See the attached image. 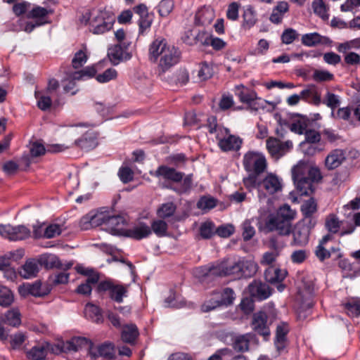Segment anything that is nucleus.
<instances>
[{"label":"nucleus","mask_w":360,"mask_h":360,"mask_svg":"<svg viewBox=\"0 0 360 360\" xmlns=\"http://www.w3.org/2000/svg\"><path fill=\"white\" fill-rule=\"evenodd\" d=\"M148 57L153 63H156L159 58L158 71L161 75L179 62L181 52L175 46L168 44L166 39L160 37L150 44Z\"/></svg>","instance_id":"1"},{"label":"nucleus","mask_w":360,"mask_h":360,"mask_svg":"<svg viewBox=\"0 0 360 360\" xmlns=\"http://www.w3.org/2000/svg\"><path fill=\"white\" fill-rule=\"evenodd\" d=\"M244 266L245 262L240 258L227 259L216 264H209L197 268L194 274L202 282L214 276L233 275L240 277L242 275Z\"/></svg>","instance_id":"2"},{"label":"nucleus","mask_w":360,"mask_h":360,"mask_svg":"<svg viewBox=\"0 0 360 360\" xmlns=\"http://www.w3.org/2000/svg\"><path fill=\"white\" fill-rule=\"evenodd\" d=\"M309 166V165L307 162L300 160L291 170L292 180L301 195H307L311 193V183L307 177Z\"/></svg>","instance_id":"3"},{"label":"nucleus","mask_w":360,"mask_h":360,"mask_svg":"<svg viewBox=\"0 0 360 360\" xmlns=\"http://www.w3.org/2000/svg\"><path fill=\"white\" fill-rule=\"evenodd\" d=\"M268 162L262 153H249V186L257 184L261 175L266 172Z\"/></svg>","instance_id":"4"},{"label":"nucleus","mask_w":360,"mask_h":360,"mask_svg":"<svg viewBox=\"0 0 360 360\" xmlns=\"http://www.w3.org/2000/svg\"><path fill=\"white\" fill-rule=\"evenodd\" d=\"M332 238L331 235H326L319 241L318 246L316 248L315 255L321 262L329 258L336 260L342 257V255L340 248L330 245V241Z\"/></svg>","instance_id":"5"},{"label":"nucleus","mask_w":360,"mask_h":360,"mask_svg":"<svg viewBox=\"0 0 360 360\" xmlns=\"http://www.w3.org/2000/svg\"><path fill=\"white\" fill-rule=\"evenodd\" d=\"M51 292V287L46 283L36 281L32 283H24L18 287V292L22 297L32 295L34 297H44Z\"/></svg>","instance_id":"6"},{"label":"nucleus","mask_w":360,"mask_h":360,"mask_svg":"<svg viewBox=\"0 0 360 360\" xmlns=\"http://www.w3.org/2000/svg\"><path fill=\"white\" fill-rule=\"evenodd\" d=\"M250 186L257 187L264 190L266 193L273 195L281 191L283 188L282 179L276 174L269 173L264 178H260L257 184H252Z\"/></svg>","instance_id":"7"},{"label":"nucleus","mask_w":360,"mask_h":360,"mask_svg":"<svg viewBox=\"0 0 360 360\" xmlns=\"http://www.w3.org/2000/svg\"><path fill=\"white\" fill-rule=\"evenodd\" d=\"M115 18L105 11H101L95 19L91 22L92 32L101 34L112 28Z\"/></svg>","instance_id":"8"},{"label":"nucleus","mask_w":360,"mask_h":360,"mask_svg":"<svg viewBox=\"0 0 360 360\" xmlns=\"http://www.w3.org/2000/svg\"><path fill=\"white\" fill-rule=\"evenodd\" d=\"M217 140L219 146L224 151L238 150L242 143L239 138L229 134L228 129H221L219 131Z\"/></svg>","instance_id":"9"},{"label":"nucleus","mask_w":360,"mask_h":360,"mask_svg":"<svg viewBox=\"0 0 360 360\" xmlns=\"http://www.w3.org/2000/svg\"><path fill=\"white\" fill-rule=\"evenodd\" d=\"M252 330L266 340L270 335V329L267 325V315L264 311H259L253 315L251 323Z\"/></svg>","instance_id":"10"},{"label":"nucleus","mask_w":360,"mask_h":360,"mask_svg":"<svg viewBox=\"0 0 360 360\" xmlns=\"http://www.w3.org/2000/svg\"><path fill=\"white\" fill-rule=\"evenodd\" d=\"M291 141L281 142L279 139L270 137L266 140V148L273 156H283L292 148Z\"/></svg>","instance_id":"11"},{"label":"nucleus","mask_w":360,"mask_h":360,"mask_svg":"<svg viewBox=\"0 0 360 360\" xmlns=\"http://www.w3.org/2000/svg\"><path fill=\"white\" fill-rule=\"evenodd\" d=\"M271 295V290L269 286L260 281H254L249 285V296L255 300H264Z\"/></svg>","instance_id":"12"},{"label":"nucleus","mask_w":360,"mask_h":360,"mask_svg":"<svg viewBox=\"0 0 360 360\" xmlns=\"http://www.w3.org/2000/svg\"><path fill=\"white\" fill-rule=\"evenodd\" d=\"M266 227L271 231H276L280 235L288 236L291 233L292 223L287 219L274 216L269 219Z\"/></svg>","instance_id":"13"},{"label":"nucleus","mask_w":360,"mask_h":360,"mask_svg":"<svg viewBox=\"0 0 360 360\" xmlns=\"http://www.w3.org/2000/svg\"><path fill=\"white\" fill-rule=\"evenodd\" d=\"M85 124H74L65 127L60 134L61 139L65 144H70V148L75 146V139L80 134H83Z\"/></svg>","instance_id":"14"},{"label":"nucleus","mask_w":360,"mask_h":360,"mask_svg":"<svg viewBox=\"0 0 360 360\" xmlns=\"http://www.w3.org/2000/svg\"><path fill=\"white\" fill-rule=\"evenodd\" d=\"M126 221L121 216L108 215L105 229L112 235L125 236L127 229H125Z\"/></svg>","instance_id":"15"},{"label":"nucleus","mask_w":360,"mask_h":360,"mask_svg":"<svg viewBox=\"0 0 360 360\" xmlns=\"http://www.w3.org/2000/svg\"><path fill=\"white\" fill-rule=\"evenodd\" d=\"M53 13L51 8H44L39 6H34L27 13V18L33 19L37 26L49 23L48 18Z\"/></svg>","instance_id":"16"},{"label":"nucleus","mask_w":360,"mask_h":360,"mask_svg":"<svg viewBox=\"0 0 360 360\" xmlns=\"http://www.w3.org/2000/svg\"><path fill=\"white\" fill-rule=\"evenodd\" d=\"M81 137L75 139V146L84 150H90L97 146L96 137L93 131L86 130V125L84 129L83 134H80Z\"/></svg>","instance_id":"17"},{"label":"nucleus","mask_w":360,"mask_h":360,"mask_svg":"<svg viewBox=\"0 0 360 360\" xmlns=\"http://www.w3.org/2000/svg\"><path fill=\"white\" fill-rule=\"evenodd\" d=\"M215 18L214 11L210 6L200 8L195 13V24L200 26H207Z\"/></svg>","instance_id":"18"},{"label":"nucleus","mask_w":360,"mask_h":360,"mask_svg":"<svg viewBox=\"0 0 360 360\" xmlns=\"http://www.w3.org/2000/svg\"><path fill=\"white\" fill-rule=\"evenodd\" d=\"M39 259L41 265H44L47 269L57 268L66 270L72 265V263L63 264L59 258L53 254H44Z\"/></svg>","instance_id":"19"},{"label":"nucleus","mask_w":360,"mask_h":360,"mask_svg":"<svg viewBox=\"0 0 360 360\" xmlns=\"http://www.w3.org/2000/svg\"><path fill=\"white\" fill-rule=\"evenodd\" d=\"M40 266L39 259H27L19 270V274L22 278L26 279L36 277L39 271Z\"/></svg>","instance_id":"20"},{"label":"nucleus","mask_w":360,"mask_h":360,"mask_svg":"<svg viewBox=\"0 0 360 360\" xmlns=\"http://www.w3.org/2000/svg\"><path fill=\"white\" fill-rule=\"evenodd\" d=\"M154 175L156 177H162L165 179L170 180L174 182H179L182 180L184 174L177 172L175 169L165 165L160 166L155 172Z\"/></svg>","instance_id":"21"},{"label":"nucleus","mask_w":360,"mask_h":360,"mask_svg":"<svg viewBox=\"0 0 360 360\" xmlns=\"http://www.w3.org/2000/svg\"><path fill=\"white\" fill-rule=\"evenodd\" d=\"M300 94L302 99L308 103L315 105H319L321 103V92L314 84L308 85Z\"/></svg>","instance_id":"22"},{"label":"nucleus","mask_w":360,"mask_h":360,"mask_svg":"<svg viewBox=\"0 0 360 360\" xmlns=\"http://www.w3.org/2000/svg\"><path fill=\"white\" fill-rule=\"evenodd\" d=\"M195 39L203 45L210 44L216 50L221 49L225 46V42L222 39L213 37L204 31L200 32L196 35Z\"/></svg>","instance_id":"23"},{"label":"nucleus","mask_w":360,"mask_h":360,"mask_svg":"<svg viewBox=\"0 0 360 360\" xmlns=\"http://www.w3.org/2000/svg\"><path fill=\"white\" fill-rule=\"evenodd\" d=\"M345 159V155L342 150L336 149L331 151L325 160L326 167L328 169H334L338 167Z\"/></svg>","instance_id":"24"},{"label":"nucleus","mask_w":360,"mask_h":360,"mask_svg":"<svg viewBox=\"0 0 360 360\" xmlns=\"http://www.w3.org/2000/svg\"><path fill=\"white\" fill-rule=\"evenodd\" d=\"M293 240L292 245L303 246L307 244L309 241V230L304 225L297 226L293 232Z\"/></svg>","instance_id":"25"},{"label":"nucleus","mask_w":360,"mask_h":360,"mask_svg":"<svg viewBox=\"0 0 360 360\" xmlns=\"http://www.w3.org/2000/svg\"><path fill=\"white\" fill-rule=\"evenodd\" d=\"M151 234L150 227L146 224H139L131 229H127L125 236L141 240L146 238Z\"/></svg>","instance_id":"26"},{"label":"nucleus","mask_w":360,"mask_h":360,"mask_svg":"<svg viewBox=\"0 0 360 360\" xmlns=\"http://www.w3.org/2000/svg\"><path fill=\"white\" fill-rule=\"evenodd\" d=\"M287 275L288 271L286 269L279 268H269L264 273L266 281L271 284L281 283Z\"/></svg>","instance_id":"27"},{"label":"nucleus","mask_w":360,"mask_h":360,"mask_svg":"<svg viewBox=\"0 0 360 360\" xmlns=\"http://www.w3.org/2000/svg\"><path fill=\"white\" fill-rule=\"evenodd\" d=\"M88 347L91 349V343L85 338L75 337L65 342V349L68 352H77L83 347Z\"/></svg>","instance_id":"28"},{"label":"nucleus","mask_w":360,"mask_h":360,"mask_svg":"<svg viewBox=\"0 0 360 360\" xmlns=\"http://www.w3.org/2000/svg\"><path fill=\"white\" fill-rule=\"evenodd\" d=\"M313 293L314 288L311 285H307L304 290H300L297 300H300L302 309H310L313 307Z\"/></svg>","instance_id":"29"},{"label":"nucleus","mask_w":360,"mask_h":360,"mask_svg":"<svg viewBox=\"0 0 360 360\" xmlns=\"http://www.w3.org/2000/svg\"><path fill=\"white\" fill-rule=\"evenodd\" d=\"M288 4L285 1L279 2L273 9L269 20L275 24H278L282 21L284 14L288 11Z\"/></svg>","instance_id":"30"},{"label":"nucleus","mask_w":360,"mask_h":360,"mask_svg":"<svg viewBox=\"0 0 360 360\" xmlns=\"http://www.w3.org/2000/svg\"><path fill=\"white\" fill-rule=\"evenodd\" d=\"M1 321L13 327H18L21 323L20 313L16 308L8 311L4 317L1 316Z\"/></svg>","instance_id":"31"},{"label":"nucleus","mask_w":360,"mask_h":360,"mask_svg":"<svg viewBox=\"0 0 360 360\" xmlns=\"http://www.w3.org/2000/svg\"><path fill=\"white\" fill-rule=\"evenodd\" d=\"M139 335L138 328L134 324L126 325L122 331V340L124 342L133 343Z\"/></svg>","instance_id":"32"},{"label":"nucleus","mask_w":360,"mask_h":360,"mask_svg":"<svg viewBox=\"0 0 360 360\" xmlns=\"http://www.w3.org/2000/svg\"><path fill=\"white\" fill-rule=\"evenodd\" d=\"M314 13L321 19L327 20L329 18V7L323 0H314L311 4Z\"/></svg>","instance_id":"33"},{"label":"nucleus","mask_w":360,"mask_h":360,"mask_svg":"<svg viewBox=\"0 0 360 360\" xmlns=\"http://www.w3.org/2000/svg\"><path fill=\"white\" fill-rule=\"evenodd\" d=\"M327 38L321 36L317 32L305 34L302 37V43L307 46H314L323 43Z\"/></svg>","instance_id":"34"},{"label":"nucleus","mask_w":360,"mask_h":360,"mask_svg":"<svg viewBox=\"0 0 360 360\" xmlns=\"http://www.w3.org/2000/svg\"><path fill=\"white\" fill-rule=\"evenodd\" d=\"M125 52L120 44H116L108 49V56L110 61L116 65L124 58Z\"/></svg>","instance_id":"35"},{"label":"nucleus","mask_w":360,"mask_h":360,"mask_svg":"<svg viewBox=\"0 0 360 360\" xmlns=\"http://www.w3.org/2000/svg\"><path fill=\"white\" fill-rule=\"evenodd\" d=\"M85 316L94 322L98 323L102 320L100 309L94 304H87L84 309Z\"/></svg>","instance_id":"36"},{"label":"nucleus","mask_w":360,"mask_h":360,"mask_svg":"<svg viewBox=\"0 0 360 360\" xmlns=\"http://www.w3.org/2000/svg\"><path fill=\"white\" fill-rule=\"evenodd\" d=\"M14 302V295L7 287L0 285V306L8 307Z\"/></svg>","instance_id":"37"},{"label":"nucleus","mask_w":360,"mask_h":360,"mask_svg":"<svg viewBox=\"0 0 360 360\" xmlns=\"http://www.w3.org/2000/svg\"><path fill=\"white\" fill-rule=\"evenodd\" d=\"M345 309L349 316H359L360 315V298L355 297L348 300L345 304Z\"/></svg>","instance_id":"38"},{"label":"nucleus","mask_w":360,"mask_h":360,"mask_svg":"<svg viewBox=\"0 0 360 360\" xmlns=\"http://www.w3.org/2000/svg\"><path fill=\"white\" fill-rule=\"evenodd\" d=\"M151 232L153 231L158 237L166 236L167 231V224L162 219L154 220L151 223Z\"/></svg>","instance_id":"39"},{"label":"nucleus","mask_w":360,"mask_h":360,"mask_svg":"<svg viewBox=\"0 0 360 360\" xmlns=\"http://www.w3.org/2000/svg\"><path fill=\"white\" fill-rule=\"evenodd\" d=\"M301 211L304 217H311L317 211V204L314 198H310L303 202Z\"/></svg>","instance_id":"40"},{"label":"nucleus","mask_w":360,"mask_h":360,"mask_svg":"<svg viewBox=\"0 0 360 360\" xmlns=\"http://www.w3.org/2000/svg\"><path fill=\"white\" fill-rule=\"evenodd\" d=\"M176 208L173 202L164 203L158 209L157 214L161 219L169 217L174 214Z\"/></svg>","instance_id":"41"},{"label":"nucleus","mask_w":360,"mask_h":360,"mask_svg":"<svg viewBox=\"0 0 360 360\" xmlns=\"http://www.w3.org/2000/svg\"><path fill=\"white\" fill-rule=\"evenodd\" d=\"M295 215L296 212L292 210L288 205L285 204L278 209L276 216L283 219H287L288 221L292 223V221L295 219Z\"/></svg>","instance_id":"42"},{"label":"nucleus","mask_w":360,"mask_h":360,"mask_svg":"<svg viewBox=\"0 0 360 360\" xmlns=\"http://www.w3.org/2000/svg\"><path fill=\"white\" fill-rule=\"evenodd\" d=\"M127 292V287L120 285H114L110 292V296L113 300L117 302H122Z\"/></svg>","instance_id":"43"},{"label":"nucleus","mask_w":360,"mask_h":360,"mask_svg":"<svg viewBox=\"0 0 360 360\" xmlns=\"http://www.w3.org/2000/svg\"><path fill=\"white\" fill-rule=\"evenodd\" d=\"M12 240H24L30 237V231L23 225L13 226Z\"/></svg>","instance_id":"44"},{"label":"nucleus","mask_w":360,"mask_h":360,"mask_svg":"<svg viewBox=\"0 0 360 360\" xmlns=\"http://www.w3.org/2000/svg\"><path fill=\"white\" fill-rule=\"evenodd\" d=\"M164 304L165 307L180 308L184 306V302L180 296L173 291L169 292V295L165 298Z\"/></svg>","instance_id":"45"},{"label":"nucleus","mask_w":360,"mask_h":360,"mask_svg":"<svg viewBox=\"0 0 360 360\" xmlns=\"http://www.w3.org/2000/svg\"><path fill=\"white\" fill-rule=\"evenodd\" d=\"M99 356L109 359L115 356V349L111 343L105 342L98 348Z\"/></svg>","instance_id":"46"},{"label":"nucleus","mask_w":360,"mask_h":360,"mask_svg":"<svg viewBox=\"0 0 360 360\" xmlns=\"http://www.w3.org/2000/svg\"><path fill=\"white\" fill-rule=\"evenodd\" d=\"M322 103L330 108L333 110L332 114H333L334 109L338 108L340 104V99L338 95L327 91Z\"/></svg>","instance_id":"47"},{"label":"nucleus","mask_w":360,"mask_h":360,"mask_svg":"<svg viewBox=\"0 0 360 360\" xmlns=\"http://www.w3.org/2000/svg\"><path fill=\"white\" fill-rule=\"evenodd\" d=\"M23 251L18 250L15 252H11L8 255L0 258V270L3 271L10 265V259H18L22 257Z\"/></svg>","instance_id":"48"},{"label":"nucleus","mask_w":360,"mask_h":360,"mask_svg":"<svg viewBox=\"0 0 360 360\" xmlns=\"http://www.w3.org/2000/svg\"><path fill=\"white\" fill-rule=\"evenodd\" d=\"M181 181H183L182 183L174 187L173 190L179 194L188 193L192 188V175H187Z\"/></svg>","instance_id":"49"},{"label":"nucleus","mask_w":360,"mask_h":360,"mask_svg":"<svg viewBox=\"0 0 360 360\" xmlns=\"http://www.w3.org/2000/svg\"><path fill=\"white\" fill-rule=\"evenodd\" d=\"M172 0H162L158 6V11L161 17H167L174 9Z\"/></svg>","instance_id":"50"},{"label":"nucleus","mask_w":360,"mask_h":360,"mask_svg":"<svg viewBox=\"0 0 360 360\" xmlns=\"http://www.w3.org/2000/svg\"><path fill=\"white\" fill-rule=\"evenodd\" d=\"M91 220L94 228L106 224L108 213L105 212L91 211Z\"/></svg>","instance_id":"51"},{"label":"nucleus","mask_w":360,"mask_h":360,"mask_svg":"<svg viewBox=\"0 0 360 360\" xmlns=\"http://www.w3.org/2000/svg\"><path fill=\"white\" fill-rule=\"evenodd\" d=\"M30 354L34 360H42L47 355V350L45 342L32 348Z\"/></svg>","instance_id":"52"},{"label":"nucleus","mask_w":360,"mask_h":360,"mask_svg":"<svg viewBox=\"0 0 360 360\" xmlns=\"http://www.w3.org/2000/svg\"><path fill=\"white\" fill-rule=\"evenodd\" d=\"M35 96L37 99V106L40 110L46 111L51 108L52 100L49 96L36 93Z\"/></svg>","instance_id":"53"},{"label":"nucleus","mask_w":360,"mask_h":360,"mask_svg":"<svg viewBox=\"0 0 360 360\" xmlns=\"http://www.w3.org/2000/svg\"><path fill=\"white\" fill-rule=\"evenodd\" d=\"M307 177L310 181L312 193L314 191L313 183L318 182L322 178L320 169L316 167H311L309 165Z\"/></svg>","instance_id":"54"},{"label":"nucleus","mask_w":360,"mask_h":360,"mask_svg":"<svg viewBox=\"0 0 360 360\" xmlns=\"http://www.w3.org/2000/svg\"><path fill=\"white\" fill-rule=\"evenodd\" d=\"M233 347L235 351L243 352L248 349V337L246 335L237 337L233 343Z\"/></svg>","instance_id":"55"},{"label":"nucleus","mask_w":360,"mask_h":360,"mask_svg":"<svg viewBox=\"0 0 360 360\" xmlns=\"http://www.w3.org/2000/svg\"><path fill=\"white\" fill-rule=\"evenodd\" d=\"M62 227L58 224H50L44 229V237L52 238L59 236L62 232Z\"/></svg>","instance_id":"56"},{"label":"nucleus","mask_w":360,"mask_h":360,"mask_svg":"<svg viewBox=\"0 0 360 360\" xmlns=\"http://www.w3.org/2000/svg\"><path fill=\"white\" fill-rule=\"evenodd\" d=\"M216 206L214 198L202 197L197 203V207L202 210H210Z\"/></svg>","instance_id":"57"},{"label":"nucleus","mask_w":360,"mask_h":360,"mask_svg":"<svg viewBox=\"0 0 360 360\" xmlns=\"http://www.w3.org/2000/svg\"><path fill=\"white\" fill-rule=\"evenodd\" d=\"M117 71L115 69L109 68L103 73L96 76V80L100 83H105L117 77Z\"/></svg>","instance_id":"58"},{"label":"nucleus","mask_w":360,"mask_h":360,"mask_svg":"<svg viewBox=\"0 0 360 360\" xmlns=\"http://www.w3.org/2000/svg\"><path fill=\"white\" fill-rule=\"evenodd\" d=\"M307 127V123L304 120H298L290 124V129L295 134H303L305 133Z\"/></svg>","instance_id":"59"},{"label":"nucleus","mask_w":360,"mask_h":360,"mask_svg":"<svg viewBox=\"0 0 360 360\" xmlns=\"http://www.w3.org/2000/svg\"><path fill=\"white\" fill-rule=\"evenodd\" d=\"M87 60V56L82 50H79L72 58V63L74 68L77 69L82 67Z\"/></svg>","instance_id":"60"},{"label":"nucleus","mask_w":360,"mask_h":360,"mask_svg":"<svg viewBox=\"0 0 360 360\" xmlns=\"http://www.w3.org/2000/svg\"><path fill=\"white\" fill-rule=\"evenodd\" d=\"M340 224L338 219L334 215L329 216L326 221V226L331 233H337L340 229Z\"/></svg>","instance_id":"61"},{"label":"nucleus","mask_w":360,"mask_h":360,"mask_svg":"<svg viewBox=\"0 0 360 360\" xmlns=\"http://www.w3.org/2000/svg\"><path fill=\"white\" fill-rule=\"evenodd\" d=\"M213 74L212 68L207 63H202L198 72L200 80L204 81L212 77Z\"/></svg>","instance_id":"62"},{"label":"nucleus","mask_w":360,"mask_h":360,"mask_svg":"<svg viewBox=\"0 0 360 360\" xmlns=\"http://www.w3.org/2000/svg\"><path fill=\"white\" fill-rule=\"evenodd\" d=\"M234 226L231 224H224L216 229V233L221 238H228L234 232Z\"/></svg>","instance_id":"63"},{"label":"nucleus","mask_w":360,"mask_h":360,"mask_svg":"<svg viewBox=\"0 0 360 360\" xmlns=\"http://www.w3.org/2000/svg\"><path fill=\"white\" fill-rule=\"evenodd\" d=\"M118 175L120 180L126 184L133 179L134 172L129 167H124L120 169Z\"/></svg>","instance_id":"64"}]
</instances>
